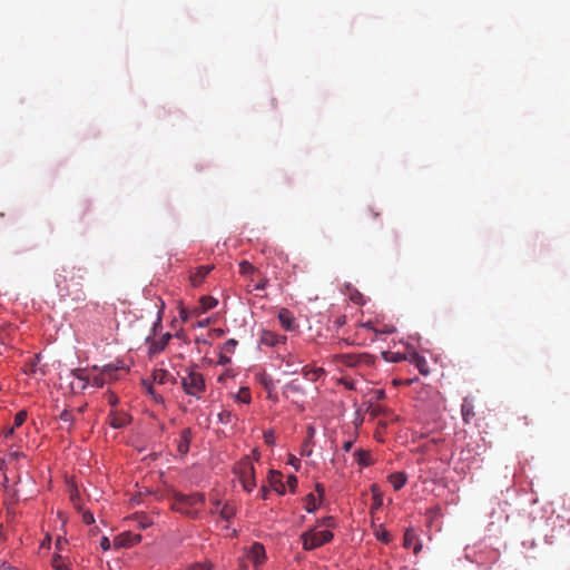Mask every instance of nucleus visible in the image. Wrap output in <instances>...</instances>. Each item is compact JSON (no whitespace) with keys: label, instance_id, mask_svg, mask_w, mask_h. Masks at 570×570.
<instances>
[{"label":"nucleus","instance_id":"f257e3e1","mask_svg":"<svg viewBox=\"0 0 570 570\" xmlns=\"http://www.w3.org/2000/svg\"><path fill=\"white\" fill-rule=\"evenodd\" d=\"M206 502L205 494L194 492L189 494L175 492L173 495L171 509L190 519H198L200 517V508Z\"/></svg>","mask_w":570,"mask_h":570},{"label":"nucleus","instance_id":"f03ea898","mask_svg":"<svg viewBox=\"0 0 570 570\" xmlns=\"http://www.w3.org/2000/svg\"><path fill=\"white\" fill-rule=\"evenodd\" d=\"M180 383L186 394L197 399L200 397L206 387L203 375L191 368L185 370V374L180 376Z\"/></svg>","mask_w":570,"mask_h":570},{"label":"nucleus","instance_id":"7ed1b4c3","mask_svg":"<svg viewBox=\"0 0 570 570\" xmlns=\"http://www.w3.org/2000/svg\"><path fill=\"white\" fill-rule=\"evenodd\" d=\"M117 370L111 365H107L104 367L100 374H96L92 377H89L85 374V371L81 368H77L72 371V375L81 382L80 389H86L89 383H91L95 387L100 389L106 383V376L109 380H116L115 372Z\"/></svg>","mask_w":570,"mask_h":570},{"label":"nucleus","instance_id":"20e7f679","mask_svg":"<svg viewBox=\"0 0 570 570\" xmlns=\"http://www.w3.org/2000/svg\"><path fill=\"white\" fill-rule=\"evenodd\" d=\"M333 533L330 530L316 531L311 529L301 534L303 549L306 551L314 550L333 540Z\"/></svg>","mask_w":570,"mask_h":570},{"label":"nucleus","instance_id":"39448f33","mask_svg":"<svg viewBox=\"0 0 570 570\" xmlns=\"http://www.w3.org/2000/svg\"><path fill=\"white\" fill-rule=\"evenodd\" d=\"M235 472L238 474L239 481L245 491L250 492L256 487L255 469L248 458H245L237 463Z\"/></svg>","mask_w":570,"mask_h":570},{"label":"nucleus","instance_id":"423d86ee","mask_svg":"<svg viewBox=\"0 0 570 570\" xmlns=\"http://www.w3.org/2000/svg\"><path fill=\"white\" fill-rule=\"evenodd\" d=\"M247 559L255 567H259L266 559L265 548L262 543L255 542L247 552Z\"/></svg>","mask_w":570,"mask_h":570},{"label":"nucleus","instance_id":"0eeeda50","mask_svg":"<svg viewBox=\"0 0 570 570\" xmlns=\"http://www.w3.org/2000/svg\"><path fill=\"white\" fill-rule=\"evenodd\" d=\"M285 341V336H281L268 330H263L259 335V344L271 347L276 346L279 343H284Z\"/></svg>","mask_w":570,"mask_h":570},{"label":"nucleus","instance_id":"6e6552de","mask_svg":"<svg viewBox=\"0 0 570 570\" xmlns=\"http://www.w3.org/2000/svg\"><path fill=\"white\" fill-rule=\"evenodd\" d=\"M108 422L114 429H122L130 422V416L125 412H119L117 410L111 411L108 416Z\"/></svg>","mask_w":570,"mask_h":570},{"label":"nucleus","instance_id":"1a4fd4ad","mask_svg":"<svg viewBox=\"0 0 570 570\" xmlns=\"http://www.w3.org/2000/svg\"><path fill=\"white\" fill-rule=\"evenodd\" d=\"M213 269H214V265H203V266L197 267L196 271L194 273H191L189 276L190 284L194 287L199 286L204 282L205 277Z\"/></svg>","mask_w":570,"mask_h":570},{"label":"nucleus","instance_id":"9d476101","mask_svg":"<svg viewBox=\"0 0 570 570\" xmlns=\"http://www.w3.org/2000/svg\"><path fill=\"white\" fill-rule=\"evenodd\" d=\"M403 546L406 549H412L414 554H417L422 549V544H421L417 535L415 534V532L412 529H407L405 531L404 539H403Z\"/></svg>","mask_w":570,"mask_h":570},{"label":"nucleus","instance_id":"9b49d317","mask_svg":"<svg viewBox=\"0 0 570 570\" xmlns=\"http://www.w3.org/2000/svg\"><path fill=\"white\" fill-rule=\"evenodd\" d=\"M278 321L285 331H294L297 327L295 317L287 308H281L278 312Z\"/></svg>","mask_w":570,"mask_h":570},{"label":"nucleus","instance_id":"f8f14e48","mask_svg":"<svg viewBox=\"0 0 570 570\" xmlns=\"http://www.w3.org/2000/svg\"><path fill=\"white\" fill-rule=\"evenodd\" d=\"M141 541L140 534H134L130 532H125L119 534L115 539V546L117 547H132Z\"/></svg>","mask_w":570,"mask_h":570},{"label":"nucleus","instance_id":"ddd939ff","mask_svg":"<svg viewBox=\"0 0 570 570\" xmlns=\"http://www.w3.org/2000/svg\"><path fill=\"white\" fill-rule=\"evenodd\" d=\"M407 360L416 366L421 374H429V365L424 356L420 355L417 352H411Z\"/></svg>","mask_w":570,"mask_h":570},{"label":"nucleus","instance_id":"4468645a","mask_svg":"<svg viewBox=\"0 0 570 570\" xmlns=\"http://www.w3.org/2000/svg\"><path fill=\"white\" fill-rule=\"evenodd\" d=\"M170 338V333H166L160 340H153L149 344V354H158L164 351Z\"/></svg>","mask_w":570,"mask_h":570},{"label":"nucleus","instance_id":"2eb2a0df","mask_svg":"<svg viewBox=\"0 0 570 570\" xmlns=\"http://www.w3.org/2000/svg\"><path fill=\"white\" fill-rule=\"evenodd\" d=\"M191 441V431L190 429H184L180 433V440L178 443V451L181 454H186L189 450V444Z\"/></svg>","mask_w":570,"mask_h":570},{"label":"nucleus","instance_id":"dca6fc26","mask_svg":"<svg viewBox=\"0 0 570 570\" xmlns=\"http://www.w3.org/2000/svg\"><path fill=\"white\" fill-rule=\"evenodd\" d=\"M406 474L403 472H394L389 476V481L391 482L395 491L402 489L406 483Z\"/></svg>","mask_w":570,"mask_h":570},{"label":"nucleus","instance_id":"f3484780","mask_svg":"<svg viewBox=\"0 0 570 570\" xmlns=\"http://www.w3.org/2000/svg\"><path fill=\"white\" fill-rule=\"evenodd\" d=\"M268 479H269V483L274 488V490L281 494H284L285 489H284V484L282 482V474L279 472L272 470L269 472Z\"/></svg>","mask_w":570,"mask_h":570},{"label":"nucleus","instance_id":"a211bd4d","mask_svg":"<svg viewBox=\"0 0 570 570\" xmlns=\"http://www.w3.org/2000/svg\"><path fill=\"white\" fill-rule=\"evenodd\" d=\"M371 493L373 499L372 510H377L383 505V492L377 484H372Z\"/></svg>","mask_w":570,"mask_h":570},{"label":"nucleus","instance_id":"6ab92c4d","mask_svg":"<svg viewBox=\"0 0 570 570\" xmlns=\"http://www.w3.org/2000/svg\"><path fill=\"white\" fill-rule=\"evenodd\" d=\"M218 514L220 515L222 519L229 521L236 514V507L230 504L229 502H226L222 505L220 510L218 511Z\"/></svg>","mask_w":570,"mask_h":570},{"label":"nucleus","instance_id":"aec40b11","mask_svg":"<svg viewBox=\"0 0 570 570\" xmlns=\"http://www.w3.org/2000/svg\"><path fill=\"white\" fill-rule=\"evenodd\" d=\"M61 291H65V296H69L72 301H83L86 295L81 288L71 289L70 285H66Z\"/></svg>","mask_w":570,"mask_h":570},{"label":"nucleus","instance_id":"412c9836","mask_svg":"<svg viewBox=\"0 0 570 570\" xmlns=\"http://www.w3.org/2000/svg\"><path fill=\"white\" fill-rule=\"evenodd\" d=\"M355 459L360 465L368 466L372 464L371 454L366 450H357L355 453Z\"/></svg>","mask_w":570,"mask_h":570},{"label":"nucleus","instance_id":"4be33fe9","mask_svg":"<svg viewBox=\"0 0 570 570\" xmlns=\"http://www.w3.org/2000/svg\"><path fill=\"white\" fill-rule=\"evenodd\" d=\"M238 266H239V273L243 276H250L257 272L256 267L247 261H242Z\"/></svg>","mask_w":570,"mask_h":570},{"label":"nucleus","instance_id":"5701e85b","mask_svg":"<svg viewBox=\"0 0 570 570\" xmlns=\"http://www.w3.org/2000/svg\"><path fill=\"white\" fill-rule=\"evenodd\" d=\"M51 564L56 570H71L60 554L53 556Z\"/></svg>","mask_w":570,"mask_h":570},{"label":"nucleus","instance_id":"b1692460","mask_svg":"<svg viewBox=\"0 0 570 570\" xmlns=\"http://www.w3.org/2000/svg\"><path fill=\"white\" fill-rule=\"evenodd\" d=\"M303 374L306 379L315 381L317 380L322 374H324V370L322 367H317L314 370H308L307 367H304Z\"/></svg>","mask_w":570,"mask_h":570},{"label":"nucleus","instance_id":"393cba45","mask_svg":"<svg viewBox=\"0 0 570 570\" xmlns=\"http://www.w3.org/2000/svg\"><path fill=\"white\" fill-rule=\"evenodd\" d=\"M285 393L301 394L303 393V387L296 380H294L286 384Z\"/></svg>","mask_w":570,"mask_h":570},{"label":"nucleus","instance_id":"a878e982","mask_svg":"<svg viewBox=\"0 0 570 570\" xmlns=\"http://www.w3.org/2000/svg\"><path fill=\"white\" fill-rule=\"evenodd\" d=\"M305 509L309 513L314 512L317 509L316 499L313 493H308L305 497Z\"/></svg>","mask_w":570,"mask_h":570},{"label":"nucleus","instance_id":"bb28decb","mask_svg":"<svg viewBox=\"0 0 570 570\" xmlns=\"http://www.w3.org/2000/svg\"><path fill=\"white\" fill-rule=\"evenodd\" d=\"M341 358H342V362L346 366H355L360 362L362 356L361 355H353V354H345V355H342Z\"/></svg>","mask_w":570,"mask_h":570},{"label":"nucleus","instance_id":"cd10ccee","mask_svg":"<svg viewBox=\"0 0 570 570\" xmlns=\"http://www.w3.org/2000/svg\"><path fill=\"white\" fill-rule=\"evenodd\" d=\"M59 417L63 423L68 424L67 431H70L75 420L72 413L66 409L60 413Z\"/></svg>","mask_w":570,"mask_h":570},{"label":"nucleus","instance_id":"c85d7f7f","mask_svg":"<svg viewBox=\"0 0 570 570\" xmlns=\"http://www.w3.org/2000/svg\"><path fill=\"white\" fill-rule=\"evenodd\" d=\"M217 416L218 421L222 424H229L233 422V419L235 417V415L229 410H223L222 412L218 413Z\"/></svg>","mask_w":570,"mask_h":570},{"label":"nucleus","instance_id":"c756f323","mask_svg":"<svg viewBox=\"0 0 570 570\" xmlns=\"http://www.w3.org/2000/svg\"><path fill=\"white\" fill-rule=\"evenodd\" d=\"M217 303V299L212 296H203L200 299V304L205 311L214 308Z\"/></svg>","mask_w":570,"mask_h":570},{"label":"nucleus","instance_id":"7c9ffc66","mask_svg":"<svg viewBox=\"0 0 570 570\" xmlns=\"http://www.w3.org/2000/svg\"><path fill=\"white\" fill-rule=\"evenodd\" d=\"M27 420V411L22 410V411H19L16 415H14V421H13V425L14 429L17 428H20Z\"/></svg>","mask_w":570,"mask_h":570},{"label":"nucleus","instance_id":"2f4dec72","mask_svg":"<svg viewBox=\"0 0 570 570\" xmlns=\"http://www.w3.org/2000/svg\"><path fill=\"white\" fill-rule=\"evenodd\" d=\"M135 519L138 522V527L141 529H146L151 524V521L145 514H135Z\"/></svg>","mask_w":570,"mask_h":570},{"label":"nucleus","instance_id":"473e14b6","mask_svg":"<svg viewBox=\"0 0 570 570\" xmlns=\"http://www.w3.org/2000/svg\"><path fill=\"white\" fill-rule=\"evenodd\" d=\"M237 400L243 403H249L250 402V393L249 390L246 387H243L239 390L237 394Z\"/></svg>","mask_w":570,"mask_h":570},{"label":"nucleus","instance_id":"72a5a7b5","mask_svg":"<svg viewBox=\"0 0 570 570\" xmlns=\"http://www.w3.org/2000/svg\"><path fill=\"white\" fill-rule=\"evenodd\" d=\"M237 344H238V343H237V341H236V340H234V338H229V340H227V341L225 342V344H224V347H223V348H224V351H225L226 353H230V354H232V353H234V351H235V348H236Z\"/></svg>","mask_w":570,"mask_h":570},{"label":"nucleus","instance_id":"f704fd0d","mask_svg":"<svg viewBox=\"0 0 570 570\" xmlns=\"http://www.w3.org/2000/svg\"><path fill=\"white\" fill-rule=\"evenodd\" d=\"M168 376L167 371L159 370L154 373V379L160 384H164L166 382V377Z\"/></svg>","mask_w":570,"mask_h":570},{"label":"nucleus","instance_id":"c9c22d12","mask_svg":"<svg viewBox=\"0 0 570 570\" xmlns=\"http://www.w3.org/2000/svg\"><path fill=\"white\" fill-rule=\"evenodd\" d=\"M264 441L267 445L275 444V434L273 430H268L264 432Z\"/></svg>","mask_w":570,"mask_h":570},{"label":"nucleus","instance_id":"e433bc0d","mask_svg":"<svg viewBox=\"0 0 570 570\" xmlns=\"http://www.w3.org/2000/svg\"><path fill=\"white\" fill-rule=\"evenodd\" d=\"M286 483H287L291 492H295L297 484H298L297 478L293 474L288 475Z\"/></svg>","mask_w":570,"mask_h":570},{"label":"nucleus","instance_id":"4c0bfd02","mask_svg":"<svg viewBox=\"0 0 570 570\" xmlns=\"http://www.w3.org/2000/svg\"><path fill=\"white\" fill-rule=\"evenodd\" d=\"M212 504H213V508L210 510V513L215 514V513H218V511L220 510L222 508V502L219 499H212Z\"/></svg>","mask_w":570,"mask_h":570},{"label":"nucleus","instance_id":"58836bf2","mask_svg":"<svg viewBox=\"0 0 570 570\" xmlns=\"http://www.w3.org/2000/svg\"><path fill=\"white\" fill-rule=\"evenodd\" d=\"M318 525H325L327 528L334 527V519L332 517L323 518L318 521Z\"/></svg>","mask_w":570,"mask_h":570},{"label":"nucleus","instance_id":"ea45409f","mask_svg":"<svg viewBox=\"0 0 570 570\" xmlns=\"http://www.w3.org/2000/svg\"><path fill=\"white\" fill-rule=\"evenodd\" d=\"M376 538L384 542V543H389L390 542V533L385 530H383L382 532L377 533L376 534Z\"/></svg>","mask_w":570,"mask_h":570},{"label":"nucleus","instance_id":"a19ab883","mask_svg":"<svg viewBox=\"0 0 570 570\" xmlns=\"http://www.w3.org/2000/svg\"><path fill=\"white\" fill-rule=\"evenodd\" d=\"M383 354H384V356L387 355V353H383ZM405 358L407 360V356H403V355H401L399 353H392V357L391 358L385 357V360L392 361V362H400L401 360H405Z\"/></svg>","mask_w":570,"mask_h":570},{"label":"nucleus","instance_id":"79ce46f5","mask_svg":"<svg viewBox=\"0 0 570 570\" xmlns=\"http://www.w3.org/2000/svg\"><path fill=\"white\" fill-rule=\"evenodd\" d=\"M82 521L86 523V524H91L95 522V518H94V514L90 513V512H85L82 514Z\"/></svg>","mask_w":570,"mask_h":570},{"label":"nucleus","instance_id":"37998d69","mask_svg":"<svg viewBox=\"0 0 570 570\" xmlns=\"http://www.w3.org/2000/svg\"><path fill=\"white\" fill-rule=\"evenodd\" d=\"M262 383H263V385H264V387H265V390H266V391H267V390H274V383H273V380H272V379H269V377H264V379L262 380Z\"/></svg>","mask_w":570,"mask_h":570},{"label":"nucleus","instance_id":"c03bdc74","mask_svg":"<svg viewBox=\"0 0 570 570\" xmlns=\"http://www.w3.org/2000/svg\"><path fill=\"white\" fill-rule=\"evenodd\" d=\"M100 547L104 551H107L110 549V541L107 537H102L100 539Z\"/></svg>","mask_w":570,"mask_h":570},{"label":"nucleus","instance_id":"a18cd8bd","mask_svg":"<svg viewBox=\"0 0 570 570\" xmlns=\"http://www.w3.org/2000/svg\"><path fill=\"white\" fill-rule=\"evenodd\" d=\"M268 284V281L266 278L262 279L259 283L255 285L256 291H264Z\"/></svg>","mask_w":570,"mask_h":570},{"label":"nucleus","instance_id":"49530a36","mask_svg":"<svg viewBox=\"0 0 570 570\" xmlns=\"http://www.w3.org/2000/svg\"><path fill=\"white\" fill-rule=\"evenodd\" d=\"M288 463L292 464L296 470L299 466V460L295 458L294 455H289Z\"/></svg>","mask_w":570,"mask_h":570},{"label":"nucleus","instance_id":"de8ad7c7","mask_svg":"<svg viewBox=\"0 0 570 570\" xmlns=\"http://www.w3.org/2000/svg\"><path fill=\"white\" fill-rule=\"evenodd\" d=\"M212 566L207 563H197L195 570H210Z\"/></svg>","mask_w":570,"mask_h":570},{"label":"nucleus","instance_id":"09e8293b","mask_svg":"<svg viewBox=\"0 0 570 570\" xmlns=\"http://www.w3.org/2000/svg\"><path fill=\"white\" fill-rule=\"evenodd\" d=\"M22 454L20 452H11L9 453L8 458L10 461H17Z\"/></svg>","mask_w":570,"mask_h":570},{"label":"nucleus","instance_id":"8fccbe9b","mask_svg":"<svg viewBox=\"0 0 570 570\" xmlns=\"http://www.w3.org/2000/svg\"><path fill=\"white\" fill-rule=\"evenodd\" d=\"M259 494H261V498L263 500H266L267 499V494H268V489L266 487H262L261 490H259Z\"/></svg>","mask_w":570,"mask_h":570},{"label":"nucleus","instance_id":"3c124183","mask_svg":"<svg viewBox=\"0 0 570 570\" xmlns=\"http://www.w3.org/2000/svg\"><path fill=\"white\" fill-rule=\"evenodd\" d=\"M14 433V426H11L9 429H7L3 433L4 438L8 439V438H11Z\"/></svg>","mask_w":570,"mask_h":570},{"label":"nucleus","instance_id":"603ef678","mask_svg":"<svg viewBox=\"0 0 570 570\" xmlns=\"http://www.w3.org/2000/svg\"><path fill=\"white\" fill-rule=\"evenodd\" d=\"M345 322H346L345 316H338V317L335 320V325H336V326H342V325H344V324H345Z\"/></svg>","mask_w":570,"mask_h":570},{"label":"nucleus","instance_id":"864d4df0","mask_svg":"<svg viewBox=\"0 0 570 570\" xmlns=\"http://www.w3.org/2000/svg\"><path fill=\"white\" fill-rule=\"evenodd\" d=\"M352 446H353V441H346V442H344V444H343V450H344L345 452H348V451H351Z\"/></svg>","mask_w":570,"mask_h":570},{"label":"nucleus","instance_id":"5fc2aeb1","mask_svg":"<svg viewBox=\"0 0 570 570\" xmlns=\"http://www.w3.org/2000/svg\"><path fill=\"white\" fill-rule=\"evenodd\" d=\"M108 401L111 405H115L118 402V399L116 395L110 394Z\"/></svg>","mask_w":570,"mask_h":570},{"label":"nucleus","instance_id":"6e6d98bb","mask_svg":"<svg viewBox=\"0 0 570 570\" xmlns=\"http://www.w3.org/2000/svg\"><path fill=\"white\" fill-rule=\"evenodd\" d=\"M307 434H308V438H309V439H312V438L314 436V434H315V429H314L312 425H309V426L307 428Z\"/></svg>","mask_w":570,"mask_h":570},{"label":"nucleus","instance_id":"4d7b16f0","mask_svg":"<svg viewBox=\"0 0 570 570\" xmlns=\"http://www.w3.org/2000/svg\"><path fill=\"white\" fill-rule=\"evenodd\" d=\"M385 392L383 390L376 391V397L377 400L384 399Z\"/></svg>","mask_w":570,"mask_h":570},{"label":"nucleus","instance_id":"13d9d810","mask_svg":"<svg viewBox=\"0 0 570 570\" xmlns=\"http://www.w3.org/2000/svg\"><path fill=\"white\" fill-rule=\"evenodd\" d=\"M306 448H307V444H305V445H304V448H303V451H302V454H303V455H309V454H311V452H312L311 450H308V449H306Z\"/></svg>","mask_w":570,"mask_h":570},{"label":"nucleus","instance_id":"bf43d9fd","mask_svg":"<svg viewBox=\"0 0 570 570\" xmlns=\"http://www.w3.org/2000/svg\"><path fill=\"white\" fill-rule=\"evenodd\" d=\"M316 491H317L320 494H323V492H324V488H323L320 483H317V484H316Z\"/></svg>","mask_w":570,"mask_h":570},{"label":"nucleus","instance_id":"052dcab7","mask_svg":"<svg viewBox=\"0 0 570 570\" xmlns=\"http://www.w3.org/2000/svg\"><path fill=\"white\" fill-rule=\"evenodd\" d=\"M86 405L78 407L76 411L77 413L81 414L85 411Z\"/></svg>","mask_w":570,"mask_h":570},{"label":"nucleus","instance_id":"680f3d73","mask_svg":"<svg viewBox=\"0 0 570 570\" xmlns=\"http://www.w3.org/2000/svg\"><path fill=\"white\" fill-rule=\"evenodd\" d=\"M273 392L274 390H267V393H268V397L272 399L273 397Z\"/></svg>","mask_w":570,"mask_h":570},{"label":"nucleus","instance_id":"e2e57ef3","mask_svg":"<svg viewBox=\"0 0 570 570\" xmlns=\"http://www.w3.org/2000/svg\"><path fill=\"white\" fill-rule=\"evenodd\" d=\"M215 332L217 333L218 336L223 335V333H224L223 330H219V328L215 330Z\"/></svg>","mask_w":570,"mask_h":570},{"label":"nucleus","instance_id":"0e129e2a","mask_svg":"<svg viewBox=\"0 0 570 570\" xmlns=\"http://www.w3.org/2000/svg\"><path fill=\"white\" fill-rule=\"evenodd\" d=\"M254 456H256V460L259 459V453L257 452V450L254 451Z\"/></svg>","mask_w":570,"mask_h":570},{"label":"nucleus","instance_id":"69168bd1","mask_svg":"<svg viewBox=\"0 0 570 570\" xmlns=\"http://www.w3.org/2000/svg\"><path fill=\"white\" fill-rule=\"evenodd\" d=\"M158 325H160V318L154 324V328H156Z\"/></svg>","mask_w":570,"mask_h":570},{"label":"nucleus","instance_id":"338daca9","mask_svg":"<svg viewBox=\"0 0 570 570\" xmlns=\"http://www.w3.org/2000/svg\"><path fill=\"white\" fill-rule=\"evenodd\" d=\"M59 546H62L61 539L57 540V547L59 548Z\"/></svg>","mask_w":570,"mask_h":570},{"label":"nucleus","instance_id":"774afa93","mask_svg":"<svg viewBox=\"0 0 570 570\" xmlns=\"http://www.w3.org/2000/svg\"><path fill=\"white\" fill-rule=\"evenodd\" d=\"M59 546H62L61 539L57 540V547L59 548Z\"/></svg>","mask_w":570,"mask_h":570}]
</instances>
